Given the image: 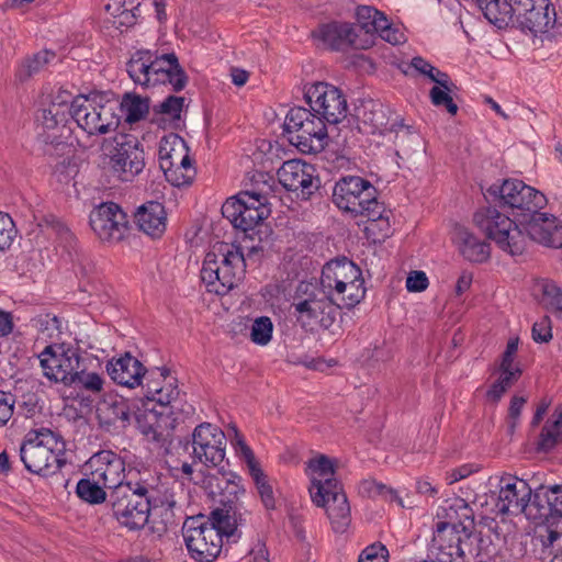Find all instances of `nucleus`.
Returning a JSON list of instances; mask_svg holds the SVG:
<instances>
[{
	"instance_id": "f257e3e1",
	"label": "nucleus",
	"mask_w": 562,
	"mask_h": 562,
	"mask_svg": "<svg viewBox=\"0 0 562 562\" xmlns=\"http://www.w3.org/2000/svg\"><path fill=\"white\" fill-rule=\"evenodd\" d=\"M305 473L310 479L312 502L326 509L335 532L344 533L351 522V512L340 482L335 477L331 459L319 454L307 461Z\"/></svg>"
},
{
	"instance_id": "f03ea898",
	"label": "nucleus",
	"mask_w": 562,
	"mask_h": 562,
	"mask_svg": "<svg viewBox=\"0 0 562 562\" xmlns=\"http://www.w3.org/2000/svg\"><path fill=\"white\" fill-rule=\"evenodd\" d=\"M109 502L113 517L131 531L146 526L151 509H172L176 506V499L167 487L153 486L145 482L111 492Z\"/></svg>"
},
{
	"instance_id": "7ed1b4c3",
	"label": "nucleus",
	"mask_w": 562,
	"mask_h": 562,
	"mask_svg": "<svg viewBox=\"0 0 562 562\" xmlns=\"http://www.w3.org/2000/svg\"><path fill=\"white\" fill-rule=\"evenodd\" d=\"M126 68L131 79L146 88L169 83L175 91H181L188 82L173 53L158 54L157 50L139 49L132 55Z\"/></svg>"
},
{
	"instance_id": "20e7f679",
	"label": "nucleus",
	"mask_w": 562,
	"mask_h": 562,
	"mask_svg": "<svg viewBox=\"0 0 562 562\" xmlns=\"http://www.w3.org/2000/svg\"><path fill=\"white\" fill-rule=\"evenodd\" d=\"M19 452L25 469L34 474H54L66 462L64 438L45 427L30 431L21 443Z\"/></svg>"
},
{
	"instance_id": "39448f33",
	"label": "nucleus",
	"mask_w": 562,
	"mask_h": 562,
	"mask_svg": "<svg viewBox=\"0 0 562 562\" xmlns=\"http://www.w3.org/2000/svg\"><path fill=\"white\" fill-rule=\"evenodd\" d=\"M244 273L245 259L240 249L223 243L206 254L201 279L209 292L224 295L243 279Z\"/></svg>"
},
{
	"instance_id": "423d86ee",
	"label": "nucleus",
	"mask_w": 562,
	"mask_h": 562,
	"mask_svg": "<svg viewBox=\"0 0 562 562\" xmlns=\"http://www.w3.org/2000/svg\"><path fill=\"white\" fill-rule=\"evenodd\" d=\"M72 108V120L89 136L109 134L120 125L115 103L100 93L75 97Z\"/></svg>"
},
{
	"instance_id": "0eeeda50",
	"label": "nucleus",
	"mask_w": 562,
	"mask_h": 562,
	"mask_svg": "<svg viewBox=\"0 0 562 562\" xmlns=\"http://www.w3.org/2000/svg\"><path fill=\"white\" fill-rule=\"evenodd\" d=\"M326 121L301 106L292 108L284 121V131L291 144L302 153L316 154L324 149L327 139Z\"/></svg>"
},
{
	"instance_id": "6e6552de",
	"label": "nucleus",
	"mask_w": 562,
	"mask_h": 562,
	"mask_svg": "<svg viewBox=\"0 0 562 562\" xmlns=\"http://www.w3.org/2000/svg\"><path fill=\"white\" fill-rule=\"evenodd\" d=\"M473 221L503 251L510 256L524 252L527 236L506 214L495 207H486L475 212Z\"/></svg>"
},
{
	"instance_id": "1a4fd4ad",
	"label": "nucleus",
	"mask_w": 562,
	"mask_h": 562,
	"mask_svg": "<svg viewBox=\"0 0 562 562\" xmlns=\"http://www.w3.org/2000/svg\"><path fill=\"white\" fill-rule=\"evenodd\" d=\"M268 191L251 190L228 198L222 205V214L234 227L248 232L270 215Z\"/></svg>"
},
{
	"instance_id": "9d476101",
	"label": "nucleus",
	"mask_w": 562,
	"mask_h": 562,
	"mask_svg": "<svg viewBox=\"0 0 562 562\" xmlns=\"http://www.w3.org/2000/svg\"><path fill=\"white\" fill-rule=\"evenodd\" d=\"M487 194L525 217L542 210L548 202L542 192L518 179H506L501 184L494 183L487 189Z\"/></svg>"
},
{
	"instance_id": "9b49d317",
	"label": "nucleus",
	"mask_w": 562,
	"mask_h": 562,
	"mask_svg": "<svg viewBox=\"0 0 562 562\" xmlns=\"http://www.w3.org/2000/svg\"><path fill=\"white\" fill-rule=\"evenodd\" d=\"M292 306L296 322L311 331L329 328L338 315L336 305L321 285L305 297L296 299Z\"/></svg>"
},
{
	"instance_id": "f8f14e48",
	"label": "nucleus",
	"mask_w": 562,
	"mask_h": 562,
	"mask_svg": "<svg viewBox=\"0 0 562 562\" xmlns=\"http://www.w3.org/2000/svg\"><path fill=\"white\" fill-rule=\"evenodd\" d=\"M376 200L373 184L357 176L342 177L333 190L334 204L352 216H362Z\"/></svg>"
},
{
	"instance_id": "ddd939ff",
	"label": "nucleus",
	"mask_w": 562,
	"mask_h": 562,
	"mask_svg": "<svg viewBox=\"0 0 562 562\" xmlns=\"http://www.w3.org/2000/svg\"><path fill=\"white\" fill-rule=\"evenodd\" d=\"M182 535L188 552L195 561L211 562L222 550L223 538L204 516L189 517L183 524Z\"/></svg>"
},
{
	"instance_id": "4468645a",
	"label": "nucleus",
	"mask_w": 562,
	"mask_h": 562,
	"mask_svg": "<svg viewBox=\"0 0 562 562\" xmlns=\"http://www.w3.org/2000/svg\"><path fill=\"white\" fill-rule=\"evenodd\" d=\"M304 95L312 111L328 124H337L347 115L346 98L333 85L314 82L306 87Z\"/></svg>"
},
{
	"instance_id": "2eb2a0df",
	"label": "nucleus",
	"mask_w": 562,
	"mask_h": 562,
	"mask_svg": "<svg viewBox=\"0 0 562 562\" xmlns=\"http://www.w3.org/2000/svg\"><path fill=\"white\" fill-rule=\"evenodd\" d=\"M226 434L220 427L210 423L200 424L192 434L194 460L206 467H221L226 456Z\"/></svg>"
},
{
	"instance_id": "dca6fc26",
	"label": "nucleus",
	"mask_w": 562,
	"mask_h": 562,
	"mask_svg": "<svg viewBox=\"0 0 562 562\" xmlns=\"http://www.w3.org/2000/svg\"><path fill=\"white\" fill-rule=\"evenodd\" d=\"M228 437L236 457L246 467L249 476L254 481L262 504L267 509L274 508L276 501L272 485L270 484L266 473L262 471L252 449L246 443L244 436L236 425H231L228 427Z\"/></svg>"
},
{
	"instance_id": "f3484780",
	"label": "nucleus",
	"mask_w": 562,
	"mask_h": 562,
	"mask_svg": "<svg viewBox=\"0 0 562 562\" xmlns=\"http://www.w3.org/2000/svg\"><path fill=\"white\" fill-rule=\"evenodd\" d=\"M38 360L45 378L68 384L74 370L79 369L80 356L76 348L53 342L41 351Z\"/></svg>"
},
{
	"instance_id": "a211bd4d",
	"label": "nucleus",
	"mask_w": 562,
	"mask_h": 562,
	"mask_svg": "<svg viewBox=\"0 0 562 562\" xmlns=\"http://www.w3.org/2000/svg\"><path fill=\"white\" fill-rule=\"evenodd\" d=\"M115 151L110 155V167L122 181H132L145 167L144 150L139 142L131 135L114 138Z\"/></svg>"
},
{
	"instance_id": "6ab92c4d",
	"label": "nucleus",
	"mask_w": 562,
	"mask_h": 562,
	"mask_svg": "<svg viewBox=\"0 0 562 562\" xmlns=\"http://www.w3.org/2000/svg\"><path fill=\"white\" fill-rule=\"evenodd\" d=\"M90 226L104 243H119L128 232L125 212L114 202L101 203L90 213Z\"/></svg>"
},
{
	"instance_id": "aec40b11",
	"label": "nucleus",
	"mask_w": 562,
	"mask_h": 562,
	"mask_svg": "<svg viewBox=\"0 0 562 562\" xmlns=\"http://www.w3.org/2000/svg\"><path fill=\"white\" fill-rule=\"evenodd\" d=\"M88 469L97 482H101L104 487L115 492L120 487H130L132 483H124L125 461L113 451L103 450L93 454L88 463Z\"/></svg>"
},
{
	"instance_id": "412c9836",
	"label": "nucleus",
	"mask_w": 562,
	"mask_h": 562,
	"mask_svg": "<svg viewBox=\"0 0 562 562\" xmlns=\"http://www.w3.org/2000/svg\"><path fill=\"white\" fill-rule=\"evenodd\" d=\"M442 510L446 512L448 520L436 524L431 547L448 559L461 557L463 554L461 542L465 527L453 520V515L457 514L454 506L451 505Z\"/></svg>"
},
{
	"instance_id": "4be33fe9",
	"label": "nucleus",
	"mask_w": 562,
	"mask_h": 562,
	"mask_svg": "<svg viewBox=\"0 0 562 562\" xmlns=\"http://www.w3.org/2000/svg\"><path fill=\"white\" fill-rule=\"evenodd\" d=\"M531 488L525 480L506 474L499 480L497 508L502 514L525 513L529 507Z\"/></svg>"
},
{
	"instance_id": "5701e85b",
	"label": "nucleus",
	"mask_w": 562,
	"mask_h": 562,
	"mask_svg": "<svg viewBox=\"0 0 562 562\" xmlns=\"http://www.w3.org/2000/svg\"><path fill=\"white\" fill-rule=\"evenodd\" d=\"M314 167L300 159L284 161L278 169L279 182L288 190L301 192L303 199L313 193L317 187L314 184Z\"/></svg>"
},
{
	"instance_id": "b1692460",
	"label": "nucleus",
	"mask_w": 562,
	"mask_h": 562,
	"mask_svg": "<svg viewBox=\"0 0 562 562\" xmlns=\"http://www.w3.org/2000/svg\"><path fill=\"white\" fill-rule=\"evenodd\" d=\"M359 117L362 124L368 127L369 133L386 134L389 132H396V137H398V131H402L403 135L408 134V131H403L404 125L400 115L382 103L367 102L362 111L359 112Z\"/></svg>"
},
{
	"instance_id": "393cba45",
	"label": "nucleus",
	"mask_w": 562,
	"mask_h": 562,
	"mask_svg": "<svg viewBox=\"0 0 562 562\" xmlns=\"http://www.w3.org/2000/svg\"><path fill=\"white\" fill-rule=\"evenodd\" d=\"M527 217L529 220L525 229L530 239L547 247H562V226L559 225V220L555 216L537 211Z\"/></svg>"
},
{
	"instance_id": "a878e982",
	"label": "nucleus",
	"mask_w": 562,
	"mask_h": 562,
	"mask_svg": "<svg viewBox=\"0 0 562 562\" xmlns=\"http://www.w3.org/2000/svg\"><path fill=\"white\" fill-rule=\"evenodd\" d=\"M312 34L315 40L335 50H344L348 47L364 48L363 45L358 43L357 30L350 23L331 22L322 24Z\"/></svg>"
},
{
	"instance_id": "bb28decb",
	"label": "nucleus",
	"mask_w": 562,
	"mask_h": 562,
	"mask_svg": "<svg viewBox=\"0 0 562 562\" xmlns=\"http://www.w3.org/2000/svg\"><path fill=\"white\" fill-rule=\"evenodd\" d=\"M106 371L115 383L130 389L139 386L147 372L143 363L128 352L112 359L106 366Z\"/></svg>"
},
{
	"instance_id": "cd10ccee",
	"label": "nucleus",
	"mask_w": 562,
	"mask_h": 562,
	"mask_svg": "<svg viewBox=\"0 0 562 562\" xmlns=\"http://www.w3.org/2000/svg\"><path fill=\"white\" fill-rule=\"evenodd\" d=\"M363 280L360 268L347 258L327 262L322 270L319 285L333 289L336 285Z\"/></svg>"
},
{
	"instance_id": "c85d7f7f",
	"label": "nucleus",
	"mask_w": 562,
	"mask_h": 562,
	"mask_svg": "<svg viewBox=\"0 0 562 562\" xmlns=\"http://www.w3.org/2000/svg\"><path fill=\"white\" fill-rule=\"evenodd\" d=\"M452 241L462 257L471 262H485L491 256L490 244L480 239L467 227L456 226L452 232Z\"/></svg>"
},
{
	"instance_id": "c756f323",
	"label": "nucleus",
	"mask_w": 562,
	"mask_h": 562,
	"mask_svg": "<svg viewBox=\"0 0 562 562\" xmlns=\"http://www.w3.org/2000/svg\"><path fill=\"white\" fill-rule=\"evenodd\" d=\"M167 215L161 203L149 201L140 205L135 213L138 228L151 237H160L166 229Z\"/></svg>"
},
{
	"instance_id": "7c9ffc66",
	"label": "nucleus",
	"mask_w": 562,
	"mask_h": 562,
	"mask_svg": "<svg viewBox=\"0 0 562 562\" xmlns=\"http://www.w3.org/2000/svg\"><path fill=\"white\" fill-rule=\"evenodd\" d=\"M337 310L352 308L358 305L366 296L364 280L344 283L342 285L333 286V289H324Z\"/></svg>"
},
{
	"instance_id": "2f4dec72",
	"label": "nucleus",
	"mask_w": 562,
	"mask_h": 562,
	"mask_svg": "<svg viewBox=\"0 0 562 562\" xmlns=\"http://www.w3.org/2000/svg\"><path fill=\"white\" fill-rule=\"evenodd\" d=\"M159 166L160 169H165V162L168 164H180V161H187V157L190 156L189 147L182 137L177 134H170L165 136L159 144Z\"/></svg>"
},
{
	"instance_id": "473e14b6",
	"label": "nucleus",
	"mask_w": 562,
	"mask_h": 562,
	"mask_svg": "<svg viewBox=\"0 0 562 562\" xmlns=\"http://www.w3.org/2000/svg\"><path fill=\"white\" fill-rule=\"evenodd\" d=\"M484 16L494 25L502 27L504 24H516V3L510 0H505L501 3L499 0H486L477 4Z\"/></svg>"
},
{
	"instance_id": "72a5a7b5",
	"label": "nucleus",
	"mask_w": 562,
	"mask_h": 562,
	"mask_svg": "<svg viewBox=\"0 0 562 562\" xmlns=\"http://www.w3.org/2000/svg\"><path fill=\"white\" fill-rule=\"evenodd\" d=\"M390 215L391 211L386 210L383 203L376 200L362 215L367 217L369 222V225L366 229L372 234H378L376 239H384L389 237L392 233Z\"/></svg>"
},
{
	"instance_id": "f704fd0d",
	"label": "nucleus",
	"mask_w": 562,
	"mask_h": 562,
	"mask_svg": "<svg viewBox=\"0 0 562 562\" xmlns=\"http://www.w3.org/2000/svg\"><path fill=\"white\" fill-rule=\"evenodd\" d=\"M562 441V405L546 422L538 441V449L549 451Z\"/></svg>"
},
{
	"instance_id": "c9c22d12",
	"label": "nucleus",
	"mask_w": 562,
	"mask_h": 562,
	"mask_svg": "<svg viewBox=\"0 0 562 562\" xmlns=\"http://www.w3.org/2000/svg\"><path fill=\"white\" fill-rule=\"evenodd\" d=\"M166 180L173 187H183L192 183L196 176V169L191 157H187V161L180 164H166L162 169Z\"/></svg>"
},
{
	"instance_id": "e433bc0d",
	"label": "nucleus",
	"mask_w": 562,
	"mask_h": 562,
	"mask_svg": "<svg viewBox=\"0 0 562 562\" xmlns=\"http://www.w3.org/2000/svg\"><path fill=\"white\" fill-rule=\"evenodd\" d=\"M138 5L134 0H110L105 5V11L114 19L113 24L121 26H131L136 23V13Z\"/></svg>"
},
{
	"instance_id": "4c0bfd02",
	"label": "nucleus",
	"mask_w": 562,
	"mask_h": 562,
	"mask_svg": "<svg viewBox=\"0 0 562 562\" xmlns=\"http://www.w3.org/2000/svg\"><path fill=\"white\" fill-rule=\"evenodd\" d=\"M542 501L547 503V510L541 516L562 517V485L542 486L538 490L533 503L540 505Z\"/></svg>"
},
{
	"instance_id": "58836bf2",
	"label": "nucleus",
	"mask_w": 562,
	"mask_h": 562,
	"mask_svg": "<svg viewBox=\"0 0 562 562\" xmlns=\"http://www.w3.org/2000/svg\"><path fill=\"white\" fill-rule=\"evenodd\" d=\"M103 484L97 482L93 474L89 472L88 476L77 483L76 493L85 502L90 504H100L105 501L106 494Z\"/></svg>"
},
{
	"instance_id": "ea45409f",
	"label": "nucleus",
	"mask_w": 562,
	"mask_h": 562,
	"mask_svg": "<svg viewBox=\"0 0 562 562\" xmlns=\"http://www.w3.org/2000/svg\"><path fill=\"white\" fill-rule=\"evenodd\" d=\"M55 58V54L49 50H42L22 60L16 69V77L20 81L27 80L37 74L46 64Z\"/></svg>"
},
{
	"instance_id": "a19ab883",
	"label": "nucleus",
	"mask_w": 562,
	"mask_h": 562,
	"mask_svg": "<svg viewBox=\"0 0 562 562\" xmlns=\"http://www.w3.org/2000/svg\"><path fill=\"white\" fill-rule=\"evenodd\" d=\"M138 430L151 441H160L164 438V427L159 416L153 412H144L136 416Z\"/></svg>"
},
{
	"instance_id": "79ce46f5",
	"label": "nucleus",
	"mask_w": 562,
	"mask_h": 562,
	"mask_svg": "<svg viewBox=\"0 0 562 562\" xmlns=\"http://www.w3.org/2000/svg\"><path fill=\"white\" fill-rule=\"evenodd\" d=\"M148 109L147 100L135 94L124 95L121 102V111L127 123H136L144 119Z\"/></svg>"
},
{
	"instance_id": "37998d69",
	"label": "nucleus",
	"mask_w": 562,
	"mask_h": 562,
	"mask_svg": "<svg viewBox=\"0 0 562 562\" xmlns=\"http://www.w3.org/2000/svg\"><path fill=\"white\" fill-rule=\"evenodd\" d=\"M33 327L37 330V334L43 339H49L52 341L59 339L61 334V322L53 314H41L32 319Z\"/></svg>"
},
{
	"instance_id": "c03bdc74",
	"label": "nucleus",
	"mask_w": 562,
	"mask_h": 562,
	"mask_svg": "<svg viewBox=\"0 0 562 562\" xmlns=\"http://www.w3.org/2000/svg\"><path fill=\"white\" fill-rule=\"evenodd\" d=\"M357 21L367 34H375L381 25L385 24V15L373 7L360 5L357 8Z\"/></svg>"
},
{
	"instance_id": "a18cd8bd",
	"label": "nucleus",
	"mask_w": 562,
	"mask_h": 562,
	"mask_svg": "<svg viewBox=\"0 0 562 562\" xmlns=\"http://www.w3.org/2000/svg\"><path fill=\"white\" fill-rule=\"evenodd\" d=\"M450 86H452V82L448 76V81L445 86L436 83V86L431 88L429 97L434 105L445 106L451 115H454L458 112V105L453 102L452 97L450 95Z\"/></svg>"
},
{
	"instance_id": "49530a36",
	"label": "nucleus",
	"mask_w": 562,
	"mask_h": 562,
	"mask_svg": "<svg viewBox=\"0 0 562 562\" xmlns=\"http://www.w3.org/2000/svg\"><path fill=\"white\" fill-rule=\"evenodd\" d=\"M68 384H76L88 392L99 393L103 389L104 380L95 372L79 371V369H77L74 370V374Z\"/></svg>"
},
{
	"instance_id": "de8ad7c7",
	"label": "nucleus",
	"mask_w": 562,
	"mask_h": 562,
	"mask_svg": "<svg viewBox=\"0 0 562 562\" xmlns=\"http://www.w3.org/2000/svg\"><path fill=\"white\" fill-rule=\"evenodd\" d=\"M273 324L268 316L257 317L250 328V340L259 346L268 345L272 339Z\"/></svg>"
},
{
	"instance_id": "09e8293b",
	"label": "nucleus",
	"mask_w": 562,
	"mask_h": 562,
	"mask_svg": "<svg viewBox=\"0 0 562 562\" xmlns=\"http://www.w3.org/2000/svg\"><path fill=\"white\" fill-rule=\"evenodd\" d=\"M409 66L417 74L427 77L435 83L445 86L448 81V75L446 72H442L420 56L414 57Z\"/></svg>"
},
{
	"instance_id": "8fccbe9b",
	"label": "nucleus",
	"mask_w": 562,
	"mask_h": 562,
	"mask_svg": "<svg viewBox=\"0 0 562 562\" xmlns=\"http://www.w3.org/2000/svg\"><path fill=\"white\" fill-rule=\"evenodd\" d=\"M69 119L71 117L66 113L65 108H58L52 104L44 108L38 116V120H41L43 126L47 130L56 128L59 125H66Z\"/></svg>"
},
{
	"instance_id": "3c124183",
	"label": "nucleus",
	"mask_w": 562,
	"mask_h": 562,
	"mask_svg": "<svg viewBox=\"0 0 562 562\" xmlns=\"http://www.w3.org/2000/svg\"><path fill=\"white\" fill-rule=\"evenodd\" d=\"M360 491L369 497L383 496L385 499L396 502L403 506L402 499L395 491L374 480H364L360 485Z\"/></svg>"
},
{
	"instance_id": "603ef678",
	"label": "nucleus",
	"mask_w": 562,
	"mask_h": 562,
	"mask_svg": "<svg viewBox=\"0 0 562 562\" xmlns=\"http://www.w3.org/2000/svg\"><path fill=\"white\" fill-rule=\"evenodd\" d=\"M205 519L207 524L218 531L221 538H223V536L229 537L233 535L234 524L227 510L216 508L211 513L210 517Z\"/></svg>"
},
{
	"instance_id": "864d4df0",
	"label": "nucleus",
	"mask_w": 562,
	"mask_h": 562,
	"mask_svg": "<svg viewBox=\"0 0 562 562\" xmlns=\"http://www.w3.org/2000/svg\"><path fill=\"white\" fill-rule=\"evenodd\" d=\"M16 236V229L12 217L0 211V251L9 249Z\"/></svg>"
},
{
	"instance_id": "5fc2aeb1",
	"label": "nucleus",
	"mask_w": 562,
	"mask_h": 562,
	"mask_svg": "<svg viewBox=\"0 0 562 562\" xmlns=\"http://www.w3.org/2000/svg\"><path fill=\"white\" fill-rule=\"evenodd\" d=\"M540 286L544 302L562 312V289L551 280H543Z\"/></svg>"
},
{
	"instance_id": "6e6d98bb",
	"label": "nucleus",
	"mask_w": 562,
	"mask_h": 562,
	"mask_svg": "<svg viewBox=\"0 0 562 562\" xmlns=\"http://www.w3.org/2000/svg\"><path fill=\"white\" fill-rule=\"evenodd\" d=\"M167 379L168 376L166 375V370L157 368L150 371L149 375L146 379L145 385V396L148 401H151L156 396V394L159 393L161 387H164V385H167Z\"/></svg>"
},
{
	"instance_id": "4d7b16f0",
	"label": "nucleus",
	"mask_w": 562,
	"mask_h": 562,
	"mask_svg": "<svg viewBox=\"0 0 562 562\" xmlns=\"http://www.w3.org/2000/svg\"><path fill=\"white\" fill-rule=\"evenodd\" d=\"M389 551L382 543L368 546L360 554L358 562H387Z\"/></svg>"
},
{
	"instance_id": "13d9d810",
	"label": "nucleus",
	"mask_w": 562,
	"mask_h": 562,
	"mask_svg": "<svg viewBox=\"0 0 562 562\" xmlns=\"http://www.w3.org/2000/svg\"><path fill=\"white\" fill-rule=\"evenodd\" d=\"M375 34H378L383 41L391 43L392 45H397L405 42V34L398 27L393 26L387 18H385V24L381 25L379 30H376Z\"/></svg>"
},
{
	"instance_id": "bf43d9fd",
	"label": "nucleus",
	"mask_w": 562,
	"mask_h": 562,
	"mask_svg": "<svg viewBox=\"0 0 562 562\" xmlns=\"http://www.w3.org/2000/svg\"><path fill=\"white\" fill-rule=\"evenodd\" d=\"M184 103V98L169 95L158 106L160 113L170 116L171 119H179Z\"/></svg>"
},
{
	"instance_id": "052dcab7",
	"label": "nucleus",
	"mask_w": 562,
	"mask_h": 562,
	"mask_svg": "<svg viewBox=\"0 0 562 562\" xmlns=\"http://www.w3.org/2000/svg\"><path fill=\"white\" fill-rule=\"evenodd\" d=\"M15 396L11 392L0 390V427L4 426L13 415Z\"/></svg>"
},
{
	"instance_id": "680f3d73",
	"label": "nucleus",
	"mask_w": 562,
	"mask_h": 562,
	"mask_svg": "<svg viewBox=\"0 0 562 562\" xmlns=\"http://www.w3.org/2000/svg\"><path fill=\"white\" fill-rule=\"evenodd\" d=\"M532 338L536 342H548L552 338L551 321L548 316L541 317L532 326Z\"/></svg>"
},
{
	"instance_id": "e2e57ef3",
	"label": "nucleus",
	"mask_w": 562,
	"mask_h": 562,
	"mask_svg": "<svg viewBox=\"0 0 562 562\" xmlns=\"http://www.w3.org/2000/svg\"><path fill=\"white\" fill-rule=\"evenodd\" d=\"M74 100L75 98L72 97L70 91L63 88H58L57 92L53 95L49 104L58 108H65L66 113L72 119Z\"/></svg>"
},
{
	"instance_id": "0e129e2a",
	"label": "nucleus",
	"mask_w": 562,
	"mask_h": 562,
	"mask_svg": "<svg viewBox=\"0 0 562 562\" xmlns=\"http://www.w3.org/2000/svg\"><path fill=\"white\" fill-rule=\"evenodd\" d=\"M428 283L424 271H412L406 279V289L409 292H422L427 289Z\"/></svg>"
},
{
	"instance_id": "69168bd1",
	"label": "nucleus",
	"mask_w": 562,
	"mask_h": 562,
	"mask_svg": "<svg viewBox=\"0 0 562 562\" xmlns=\"http://www.w3.org/2000/svg\"><path fill=\"white\" fill-rule=\"evenodd\" d=\"M179 395L178 387L173 385V383L168 381L167 385H164L158 394L151 400L153 402H157L161 406L169 405L172 401L177 398Z\"/></svg>"
},
{
	"instance_id": "338daca9",
	"label": "nucleus",
	"mask_w": 562,
	"mask_h": 562,
	"mask_svg": "<svg viewBox=\"0 0 562 562\" xmlns=\"http://www.w3.org/2000/svg\"><path fill=\"white\" fill-rule=\"evenodd\" d=\"M521 371L516 366L508 367H499V376L498 381L501 384H504L507 389H509L520 376Z\"/></svg>"
},
{
	"instance_id": "774afa93",
	"label": "nucleus",
	"mask_w": 562,
	"mask_h": 562,
	"mask_svg": "<svg viewBox=\"0 0 562 562\" xmlns=\"http://www.w3.org/2000/svg\"><path fill=\"white\" fill-rule=\"evenodd\" d=\"M473 282V273L468 270H463L460 276L458 277L457 283H456V295L461 296L463 293H465Z\"/></svg>"
}]
</instances>
